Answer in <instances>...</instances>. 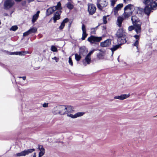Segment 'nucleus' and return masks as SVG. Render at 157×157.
Segmentation results:
<instances>
[{
	"label": "nucleus",
	"instance_id": "1",
	"mask_svg": "<svg viewBox=\"0 0 157 157\" xmlns=\"http://www.w3.org/2000/svg\"><path fill=\"white\" fill-rule=\"evenodd\" d=\"M116 35L117 37V41L121 44L126 43L127 41L125 38L126 33L122 29H119L116 33Z\"/></svg>",
	"mask_w": 157,
	"mask_h": 157
},
{
	"label": "nucleus",
	"instance_id": "2",
	"mask_svg": "<svg viewBox=\"0 0 157 157\" xmlns=\"http://www.w3.org/2000/svg\"><path fill=\"white\" fill-rule=\"evenodd\" d=\"M134 9V6L132 4H129L126 6L124 8V12L123 14L124 18H128L131 16Z\"/></svg>",
	"mask_w": 157,
	"mask_h": 157
},
{
	"label": "nucleus",
	"instance_id": "3",
	"mask_svg": "<svg viewBox=\"0 0 157 157\" xmlns=\"http://www.w3.org/2000/svg\"><path fill=\"white\" fill-rule=\"evenodd\" d=\"M143 2L146 6L152 7L157 6V0H144Z\"/></svg>",
	"mask_w": 157,
	"mask_h": 157
},
{
	"label": "nucleus",
	"instance_id": "4",
	"mask_svg": "<svg viewBox=\"0 0 157 157\" xmlns=\"http://www.w3.org/2000/svg\"><path fill=\"white\" fill-rule=\"evenodd\" d=\"M35 149L34 148H31L25 150L24 151L21 152L20 153H17L16 155L18 156H25L28 155L30 154L35 151Z\"/></svg>",
	"mask_w": 157,
	"mask_h": 157
},
{
	"label": "nucleus",
	"instance_id": "5",
	"mask_svg": "<svg viewBox=\"0 0 157 157\" xmlns=\"http://www.w3.org/2000/svg\"><path fill=\"white\" fill-rule=\"evenodd\" d=\"M102 36L98 37L91 36L87 39V40L91 43H94L100 41L102 38Z\"/></svg>",
	"mask_w": 157,
	"mask_h": 157
},
{
	"label": "nucleus",
	"instance_id": "6",
	"mask_svg": "<svg viewBox=\"0 0 157 157\" xmlns=\"http://www.w3.org/2000/svg\"><path fill=\"white\" fill-rule=\"evenodd\" d=\"M108 4V2L104 0H98L97 5L98 9L101 10H102V8L106 7Z\"/></svg>",
	"mask_w": 157,
	"mask_h": 157
},
{
	"label": "nucleus",
	"instance_id": "7",
	"mask_svg": "<svg viewBox=\"0 0 157 157\" xmlns=\"http://www.w3.org/2000/svg\"><path fill=\"white\" fill-rule=\"evenodd\" d=\"M14 2L12 0H6L4 4V8L5 10H8L13 6Z\"/></svg>",
	"mask_w": 157,
	"mask_h": 157
},
{
	"label": "nucleus",
	"instance_id": "8",
	"mask_svg": "<svg viewBox=\"0 0 157 157\" xmlns=\"http://www.w3.org/2000/svg\"><path fill=\"white\" fill-rule=\"evenodd\" d=\"M133 24L135 30L137 33L138 34L140 33L141 30V22L140 21V20L137 21L133 23Z\"/></svg>",
	"mask_w": 157,
	"mask_h": 157
},
{
	"label": "nucleus",
	"instance_id": "9",
	"mask_svg": "<svg viewBox=\"0 0 157 157\" xmlns=\"http://www.w3.org/2000/svg\"><path fill=\"white\" fill-rule=\"evenodd\" d=\"M96 7L93 4H88V11L90 15L93 14L96 11Z\"/></svg>",
	"mask_w": 157,
	"mask_h": 157
},
{
	"label": "nucleus",
	"instance_id": "10",
	"mask_svg": "<svg viewBox=\"0 0 157 157\" xmlns=\"http://www.w3.org/2000/svg\"><path fill=\"white\" fill-rule=\"evenodd\" d=\"M111 40L108 39L103 42L100 43V46L103 47H106L109 46L111 44Z\"/></svg>",
	"mask_w": 157,
	"mask_h": 157
},
{
	"label": "nucleus",
	"instance_id": "11",
	"mask_svg": "<svg viewBox=\"0 0 157 157\" xmlns=\"http://www.w3.org/2000/svg\"><path fill=\"white\" fill-rule=\"evenodd\" d=\"M123 6V4L121 3L118 4L116 7H114L113 9V11L114 14L116 15H118V12L119 10H120L121 8Z\"/></svg>",
	"mask_w": 157,
	"mask_h": 157
},
{
	"label": "nucleus",
	"instance_id": "12",
	"mask_svg": "<svg viewBox=\"0 0 157 157\" xmlns=\"http://www.w3.org/2000/svg\"><path fill=\"white\" fill-rule=\"evenodd\" d=\"M61 12V10H58L54 14V16L53 17L54 23H56L57 20L60 19V15Z\"/></svg>",
	"mask_w": 157,
	"mask_h": 157
},
{
	"label": "nucleus",
	"instance_id": "13",
	"mask_svg": "<svg viewBox=\"0 0 157 157\" xmlns=\"http://www.w3.org/2000/svg\"><path fill=\"white\" fill-rule=\"evenodd\" d=\"M129 94H121L120 95L116 96L114 97V98L115 99H118L120 100H123L128 98L129 97Z\"/></svg>",
	"mask_w": 157,
	"mask_h": 157
},
{
	"label": "nucleus",
	"instance_id": "14",
	"mask_svg": "<svg viewBox=\"0 0 157 157\" xmlns=\"http://www.w3.org/2000/svg\"><path fill=\"white\" fill-rule=\"evenodd\" d=\"M59 114L64 115L66 114L67 110H66V106L59 105Z\"/></svg>",
	"mask_w": 157,
	"mask_h": 157
},
{
	"label": "nucleus",
	"instance_id": "15",
	"mask_svg": "<svg viewBox=\"0 0 157 157\" xmlns=\"http://www.w3.org/2000/svg\"><path fill=\"white\" fill-rule=\"evenodd\" d=\"M82 34L81 39L82 40H83L85 39L87 35V34L86 33V26L83 24H82Z\"/></svg>",
	"mask_w": 157,
	"mask_h": 157
},
{
	"label": "nucleus",
	"instance_id": "16",
	"mask_svg": "<svg viewBox=\"0 0 157 157\" xmlns=\"http://www.w3.org/2000/svg\"><path fill=\"white\" fill-rule=\"evenodd\" d=\"M153 7H148V6H146L145 7L144 9V12L145 14H146L147 15L149 16L151 13V10H152Z\"/></svg>",
	"mask_w": 157,
	"mask_h": 157
},
{
	"label": "nucleus",
	"instance_id": "17",
	"mask_svg": "<svg viewBox=\"0 0 157 157\" xmlns=\"http://www.w3.org/2000/svg\"><path fill=\"white\" fill-rule=\"evenodd\" d=\"M54 7H52L48 9L46 12V16H49L52 14L55 11Z\"/></svg>",
	"mask_w": 157,
	"mask_h": 157
},
{
	"label": "nucleus",
	"instance_id": "18",
	"mask_svg": "<svg viewBox=\"0 0 157 157\" xmlns=\"http://www.w3.org/2000/svg\"><path fill=\"white\" fill-rule=\"evenodd\" d=\"M119 44L118 45H113L112 47L111 48L110 50H111L112 52V56H113L114 51L117 49L122 44L120 43H119Z\"/></svg>",
	"mask_w": 157,
	"mask_h": 157
},
{
	"label": "nucleus",
	"instance_id": "19",
	"mask_svg": "<svg viewBox=\"0 0 157 157\" xmlns=\"http://www.w3.org/2000/svg\"><path fill=\"white\" fill-rule=\"evenodd\" d=\"M59 106L55 107L52 109V112L54 115L59 114Z\"/></svg>",
	"mask_w": 157,
	"mask_h": 157
},
{
	"label": "nucleus",
	"instance_id": "20",
	"mask_svg": "<svg viewBox=\"0 0 157 157\" xmlns=\"http://www.w3.org/2000/svg\"><path fill=\"white\" fill-rule=\"evenodd\" d=\"M66 114L73 112L74 111V108L73 106L70 105L66 106Z\"/></svg>",
	"mask_w": 157,
	"mask_h": 157
},
{
	"label": "nucleus",
	"instance_id": "21",
	"mask_svg": "<svg viewBox=\"0 0 157 157\" xmlns=\"http://www.w3.org/2000/svg\"><path fill=\"white\" fill-rule=\"evenodd\" d=\"M68 21L69 19L68 18L65 19L62 22L60 25L59 27V29L60 30L62 29L65 25V24L68 22Z\"/></svg>",
	"mask_w": 157,
	"mask_h": 157
},
{
	"label": "nucleus",
	"instance_id": "22",
	"mask_svg": "<svg viewBox=\"0 0 157 157\" xmlns=\"http://www.w3.org/2000/svg\"><path fill=\"white\" fill-rule=\"evenodd\" d=\"M40 13V11H38L33 16L32 20L33 23H34L38 19Z\"/></svg>",
	"mask_w": 157,
	"mask_h": 157
},
{
	"label": "nucleus",
	"instance_id": "23",
	"mask_svg": "<svg viewBox=\"0 0 157 157\" xmlns=\"http://www.w3.org/2000/svg\"><path fill=\"white\" fill-rule=\"evenodd\" d=\"M124 20L123 18L121 17H119L117 19V24L120 27L121 26L122 22Z\"/></svg>",
	"mask_w": 157,
	"mask_h": 157
},
{
	"label": "nucleus",
	"instance_id": "24",
	"mask_svg": "<svg viewBox=\"0 0 157 157\" xmlns=\"http://www.w3.org/2000/svg\"><path fill=\"white\" fill-rule=\"evenodd\" d=\"M52 7H55L54 9L55 11L58 10H60L62 9L61 5L60 2H59L57 3V5L56 6H52Z\"/></svg>",
	"mask_w": 157,
	"mask_h": 157
},
{
	"label": "nucleus",
	"instance_id": "25",
	"mask_svg": "<svg viewBox=\"0 0 157 157\" xmlns=\"http://www.w3.org/2000/svg\"><path fill=\"white\" fill-rule=\"evenodd\" d=\"M84 114V112H78L75 114L73 115V118H75L78 117L82 116Z\"/></svg>",
	"mask_w": 157,
	"mask_h": 157
},
{
	"label": "nucleus",
	"instance_id": "26",
	"mask_svg": "<svg viewBox=\"0 0 157 157\" xmlns=\"http://www.w3.org/2000/svg\"><path fill=\"white\" fill-rule=\"evenodd\" d=\"M66 5L67 7L70 10H72L74 8L73 5L70 2H67Z\"/></svg>",
	"mask_w": 157,
	"mask_h": 157
},
{
	"label": "nucleus",
	"instance_id": "27",
	"mask_svg": "<svg viewBox=\"0 0 157 157\" xmlns=\"http://www.w3.org/2000/svg\"><path fill=\"white\" fill-rule=\"evenodd\" d=\"M29 33L31 34L36 33L37 31V29L35 27L30 28L29 30Z\"/></svg>",
	"mask_w": 157,
	"mask_h": 157
},
{
	"label": "nucleus",
	"instance_id": "28",
	"mask_svg": "<svg viewBox=\"0 0 157 157\" xmlns=\"http://www.w3.org/2000/svg\"><path fill=\"white\" fill-rule=\"evenodd\" d=\"M24 52H11L10 53V55H23Z\"/></svg>",
	"mask_w": 157,
	"mask_h": 157
},
{
	"label": "nucleus",
	"instance_id": "29",
	"mask_svg": "<svg viewBox=\"0 0 157 157\" xmlns=\"http://www.w3.org/2000/svg\"><path fill=\"white\" fill-rule=\"evenodd\" d=\"M131 20L132 21V23H135L137 21H139V19L136 16H133L132 17Z\"/></svg>",
	"mask_w": 157,
	"mask_h": 157
},
{
	"label": "nucleus",
	"instance_id": "30",
	"mask_svg": "<svg viewBox=\"0 0 157 157\" xmlns=\"http://www.w3.org/2000/svg\"><path fill=\"white\" fill-rule=\"evenodd\" d=\"M75 58L76 60L78 61L80 60L81 58V57L80 55L76 53L75 54Z\"/></svg>",
	"mask_w": 157,
	"mask_h": 157
},
{
	"label": "nucleus",
	"instance_id": "31",
	"mask_svg": "<svg viewBox=\"0 0 157 157\" xmlns=\"http://www.w3.org/2000/svg\"><path fill=\"white\" fill-rule=\"evenodd\" d=\"M38 147L39 150L40 151H45L44 148L42 145H38Z\"/></svg>",
	"mask_w": 157,
	"mask_h": 157
},
{
	"label": "nucleus",
	"instance_id": "32",
	"mask_svg": "<svg viewBox=\"0 0 157 157\" xmlns=\"http://www.w3.org/2000/svg\"><path fill=\"white\" fill-rule=\"evenodd\" d=\"M87 52V51H86V50L82 49L81 48L80 50V54H82L83 55H85L86 54Z\"/></svg>",
	"mask_w": 157,
	"mask_h": 157
},
{
	"label": "nucleus",
	"instance_id": "33",
	"mask_svg": "<svg viewBox=\"0 0 157 157\" xmlns=\"http://www.w3.org/2000/svg\"><path fill=\"white\" fill-rule=\"evenodd\" d=\"M97 57L99 59H103V55L101 53H98L97 54Z\"/></svg>",
	"mask_w": 157,
	"mask_h": 157
},
{
	"label": "nucleus",
	"instance_id": "34",
	"mask_svg": "<svg viewBox=\"0 0 157 157\" xmlns=\"http://www.w3.org/2000/svg\"><path fill=\"white\" fill-rule=\"evenodd\" d=\"M85 60L88 64H89L91 61V58L87 56L85 58Z\"/></svg>",
	"mask_w": 157,
	"mask_h": 157
},
{
	"label": "nucleus",
	"instance_id": "35",
	"mask_svg": "<svg viewBox=\"0 0 157 157\" xmlns=\"http://www.w3.org/2000/svg\"><path fill=\"white\" fill-rule=\"evenodd\" d=\"M18 27L16 25L12 26L10 29V30L15 31L18 29Z\"/></svg>",
	"mask_w": 157,
	"mask_h": 157
},
{
	"label": "nucleus",
	"instance_id": "36",
	"mask_svg": "<svg viewBox=\"0 0 157 157\" xmlns=\"http://www.w3.org/2000/svg\"><path fill=\"white\" fill-rule=\"evenodd\" d=\"M51 50L52 51L54 52H56L57 51V48L55 46L53 45H52L51 46Z\"/></svg>",
	"mask_w": 157,
	"mask_h": 157
},
{
	"label": "nucleus",
	"instance_id": "37",
	"mask_svg": "<svg viewBox=\"0 0 157 157\" xmlns=\"http://www.w3.org/2000/svg\"><path fill=\"white\" fill-rule=\"evenodd\" d=\"M45 153V151H40L38 154V157H41L44 155Z\"/></svg>",
	"mask_w": 157,
	"mask_h": 157
},
{
	"label": "nucleus",
	"instance_id": "38",
	"mask_svg": "<svg viewBox=\"0 0 157 157\" xmlns=\"http://www.w3.org/2000/svg\"><path fill=\"white\" fill-rule=\"evenodd\" d=\"M139 40H136L133 44V45L136 46L137 48H138V47Z\"/></svg>",
	"mask_w": 157,
	"mask_h": 157
},
{
	"label": "nucleus",
	"instance_id": "39",
	"mask_svg": "<svg viewBox=\"0 0 157 157\" xmlns=\"http://www.w3.org/2000/svg\"><path fill=\"white\" fill-rule=\"evenodd\" d=\"M117 0H110L111 6H113Z\"/></svg>",
	"mask_w": 157,
	"mask_h": 157
},
{
	"label": "nucleus",
	"instance_id": "40",
	"mask_svg": "<svg viewBox=\"0 0 157 157\" xmlns=\"http://www.w3.org/2000/svg\"><path fill=\"white\" fill-rule=\"evenodd\" d=\"M68 62H69V64L71 66H72L73 65V63L72 61V60L71 58V56H70L69 58Z\"/></svg>",
	"mask_w": 157,
	"mask_h": 157
},
{
	"label": "nucleus",
	"instance_id": "41",
	"mask_svg": "<svg viewBox=\"0 0 157 157\" xmlns=\"http://www.w3.org/2000/svg\"><path fill=\"white\" fill-rule=\"evenodd\" d=\"M106 16H104L103 17V23L105 24L107 23V21H106Z\"/></svg>",
	"mask_w": 157,
	"mask_h": 157
},
{
	"label": "nucleus",
	"instance_id": "42",
	"mask_svg": "<svg viewBox=\"0 0 157 157\" xmlns=\"http://www.w3.org/2000/svg\"><path fill=\"white\" fill-rule=\"evenodd\" d=\"M133 29H135L134 27L133 26H129L128 28L129 31H131Z\"/></svg>",
	"mask_w": 157,
	"mask_h": 157
},
{
	"label": "nucleus",
	"instance_id": "43",
	"mask_svg": "<svg viewBox=\"0 0 157 157\" xmlns=\"http://www.w3.org/2000/svg\"><path fill=\"white\" fill-rule=\"evenodd\" d=\"M30 34L29 33V31L28 30V31L25 32L23 34V36H28V35H29V34Z\"/></svg>",
	"mask_w": 157,
	"mask_h": 157
},
{
	"label": "nucleus",
	"instance_id": "44",
	"mask_svg": "<svg viewBox=\"0 0 157 157\" xmlns=\"http://www.w3.org/2000/svg\"><path fill=\"white\" fill-rule=\"evenodd\" d=\"M48 103H44L43 104V107L44 108L47 107L48 106Z\"/></svg>",
	"mask_w": 157,
	"mask_h": 157
},
{
	"label": "nucleus",
	"instance_id": "45",
	"mask_svg": "<svg viewBox=\"0 0 157 157\" xmlns=\"http://www.w3.org/2000/svg\"><path fill=\"white\" fill-rule=\"evenodd\" d=\"M134 37L136 38V40H139V36L138 35H135L134 36Z\"/></svg>",
	"mask_w": 157,
	"mask_h": 157
},
{
	"label": "nucleus",
	"instance_id": "46",
	"mask_svg": "<svg viewBox=\"0 0 157 157\" xmlns=\"http://www.w3.org/2000/svg\"><path fill=\"white\" fill-rule=\"evenodd\" d=\"M52 59L55 60L56 62H57L59 60L55 56L52 58Z\"/></svg>",
	"mask_w": 157,
	"mask_h": 157
},
{
	"label": "nucleus",
	"instance_id": "47",
	"mask_svg": "<svg viewBox=\"0 0 157 157\" xmlns=\"http://www.w3.org/2000/svg\"><path fill=\"white\" fill-rule=\"evenodd\" d=\"M18 77L19 78H22V79L24 80H25L26 78V77L25 76H23V77L19 76Z\"/></svg>",
	"mask_w": 157,
	"mask_h": 157
},
{
	"label": "nucleus",
	"instance_id": "48",
	"mask_svg": "<svg viewBox=\"0 0 157 157\" xmlns=\"http://www.w3.org/2000/svg\"><path fill=\"white\" fill-rule=\"evenodd\" d=\"M124 2L126 3H128L130 2L131 0H123Z\"/></svg>",
	"mask_w": 157,
	"mask_h": 157
},
{
	"label": "nucleus",
	"instance_id": "49",
	"mask_svg": "<svg viewBox=\"0 0 157 157\" xmlns=\"http://www.w3.org/2000/svg\"><path fill=\"white\" fill-rule=\"evenodd\" d=\"M67 116L68 117H69L72 118H73V114H67Z\"/></svg>",
	"mask_w": 157,
	"mask_h": 157
},
{
	"label": "nucleus",
	"instance_id": "50",
	"mask_svg": "<svg viewBox=\"0 0 157 157\" xmlns=\"http://www.w3.org/2000/svg\"><path fill=\"white\" fill-rule=\"evenodd\" d=\"M95 49H94L91 51H90L89 53H90L91 54H92L93 52H94V51H95Z\"/></svg>",
	"mask_w": 157,
	"mask_h": 157
},
{
	"label": "nucleus",
	"instance_id": "51",
	"mask_svg": "<svg viewBox=\"0 0 157 157\" xmlns=\"http://www.w3.org/2000/svg\"><path fill=\"white\" fill-rule=\"evenodd\" d=\"M91 54L89 52V53L86 56H87L90 57V56Z\"/></svg>",
	"mask_w": 157,
	"mask_h": 157
},
{
	"label": "nucleus",
	"instance_id": "52",
	"mask_svg": "<svg viewBox=\"0 0 157 157\" xmlns=\"http://www.w3.org/2000/svg\"><path fill=\"white\" fill-rule=\"evenodd\" d=\"M36 157V153L35 152L33 154V157Z\"/></svg>",
	"mask_w": 157,
	"mask_h": 157
},
{
	"label": "nucleus",
	"instance_id": "53",
	"mask_svg": "<svg viewBox=\"0 0 157 157\" xmlns=\"http://www.w3.org/2000/svg\"><path fill=\"white\" fill-rule=\"evenodd\" d=\"M34 0H27L28 1V2L29 3H30L32 2H33L34 1Z\"/></svg>",
	"mask_w": 157,
	"mask_h": 157
},
{
	"label": "nucleus",
	"instance_id": "54",
	"mask_svg": "<svg viewBox=\"0 0 157 157\" xmlns=\"http://www.w3.org/2000/svg\"><path fill=\"white\" fill-rule=\"evenodd\" d=\"M17 2H20L22 0H15Z\"/></svg>",
	"mask_w": 157,
	"mask_h": 157
},
{
	"label": "nucleus",
	"instance_id": "55",
	"mask_svg": "<svg viewBox=\"0 0 157 157\" xmlns=\"http://www.w3.org/2000/svg\"><path fill=\"white\" fill-rule=\"evenodd\" d=\"M117 60L118 61V62H119V57L118 56V57L117 59Z\"/></svg>",
	"mask_w": 157,
	"mask_h": 157
},
{
	"label": "nucleus",
	"instance_id": "56",
	"mask_svg": "<svg viewBox=\"0 0 157 157\" xmlns=\"http://www.w3.org/2000/svg\"><path fill=\"white\" fill-rule=\"evenodd\" d=\"M8 14L7 13H5V16H7Z\"/></svg>",
	"mask_w": 157,
	"mask_h": 157
},
{
	"label": "nucleus",
	"instance_id": "57",
	"mask_svg": "<svg viewBox=\"0 0 157 157\" xmlns=\"http://www.w3.org/2000/svg\"><path fill=\"white\" fill-rule=\"evenodd\" d=\"M157 117V115H156V116H154L153 117Z\"/></svg>",
	"mask_w": 157,
	"mask_h": 157
}]
</instances>
